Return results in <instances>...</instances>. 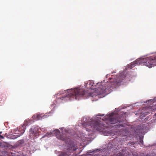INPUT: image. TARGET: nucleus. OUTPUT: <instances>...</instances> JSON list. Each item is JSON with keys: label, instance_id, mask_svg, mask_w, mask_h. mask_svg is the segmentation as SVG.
Returning <instances> with one entry per match:
<instances>
[{"label": "nucleus", "instance_id": "1", "mask_svg": "<svg viewBox=\"0 0 156 156\" xmlns=\"http://www.w3.org/2000/svg\"><path fill=\"white\" fill-rule=\"evenodd\" d=\"M67 93L66 95L60 98V99L64 101L73 99L79 100L80 98L83 96L87 98L90 96L94 97L97 96L96 92L89 93L87 90L85 91L82 88H76L69 89L67 90Z\"/></svg>", "mask_w": 156, "mask_h": 156}, {"label": "nucleus", "instance_id": "5", "mask_svg": "<svg viewBox=\"0 0 156 156\" xmlns=\"http://www.w3.org/2000/svg\"><path fill=\"white\" fill-rule=\"evenodd\" d=\"M102 120L104 121H108L112 124L120 123L123 120L118 115H114L113 114L105 116Z\"/></svg>", "mask_w": 156, "mask_h": 156}, {"label": "nucleus", "instance_id": "18", "mask_svg": "<svg viewBox=\"0 0 156 156\" xmlns=\"http://www.w3.org/2000/svg\"><path fill=\"white\" fill-rule=\"evenodd\" d=\"M155 115H156V113L155 114Z\"/></svg>", "mask_w": 156, "mask_h": 156}, {"label": "nucleus", "instance_id": "3", "mask_svg": "<svg viewBox=\"0 0 156 156\" xmlns=\"http://www.w3.org/2000/svg\"><path fill=\"white\" fill-rule=\"evenodd\" d=\"M140 65L145 66L149 68L156 65V56L147 57L142 59H137L129 64L128 68L132 69L135 66Z\"/></svg>", "mask_w": 156, "mask_h": 156}, {"label": "nucleus", "instance_id": "15", "mask_svg": "<svg viewBox=\"0 0 156 156\" xmlns=\"http://www.w3.org/2000/svg\"><path fill=\"white\" fill-rule=\"evenodd\" d=\"M98 115L99 116H103V115H101V114H98Z\"/></svg>", "mask_w": 156, "mask_h": 156}, {"label": "nucleus", "instance_id": "4", "mask_svg": "<svg viewBox=\"0 0 156 156\" xmlns=\"http://www.w3.org/2000/svg\"><path fill=\"white\" fill-rule=\"evenodd\" d=\"M109 79L110 81L108 83L107 87L100 85V84L101 83H97V85L99 84V86L97 88V90L99 91V93L98 94H102L107 93L108 92H110L111 89L110 88L115 87L118 83L122 82L123 79L122 78V76L119 75L117 78L116 77L113 81H111L112 80H113L112 78H110Z\"/></svg>", "mask_w": 156, "mask_h": 156}, {"label": "nucleus", "instance_id": "19", "mask_svg": "<svg viewBox=\"0 0 156 156\" xmlns=\"http://www.w3.org/2000/svg\"><path fill=\"white\" fill-rule=\"evenodd\" d=\"M92 89L93 88L90 87Z\"/></svg>", "mask_w": 156, "mask_h": 156}, {"label": "nucleus", "instance_id": "16", "mask_svg": "<svg viewBox=\"0 0 156 156\" xmlns=\"http://www.w3.org/2000/svg\"><path fill=\"white\" fill-rule=\"evenodd\" d=\"M2 133V132H0V134H1Z\"/></svg>", "mask_w": 156, "mask_h": 156}, {"label": "nucleus", "instance_id": "14", "mask_svg": "<svg viewBox=\"0 0 156 156\" xmlns=\"http://www.w3.org/2000/svg\"><path fill=\"white\" fill-rule=\"evenodd\" d=\"M4 139V137L2 135L0 136V139Z\"/></svg>", "mask_w": 156, "mask_h": 156}, {"label": "nucleus", "instance_id": "9", "mask_svg": "<svg viewBox=\"0 0 156 156\" xmlns=\"http://www.w3.org/2000/svg\"><path fill=\"white\" fill-rule=\"evenodd\" d=\"M33 118L34 120H37L42 118V116L38 113L34 114L33 116Z\"/></svg>", "mask_w": 156, "mask_h": 156}, {"label": "nucleus", "instance_id": "17", "mask_svg": "<svg viewBox=\"0 0 156 156\" xmlns=\"http://www.w3.org/2000/svg\"><path fill=\"white\" fill-rule=\"evenodd\" d=\"M6 133H5V134L4 135V136H6Z\"/></svg>", "mask_w": 156, "mask_h": 156}, {"label": "nucleus", "instance_id": "12", "mask_svg": "<svg viewBox=\"0 0 156 156\" xmlns=\"http://www.w3.org/2000/svg\"><path fill=\"white\" fill-rule=\"evenodd\" d=\"M139 140L141 144H143V140L141 137H140L139 138Z\"/></svg>", "mask_w": 156, "mask_h": 156}, {"label": "nucleus", "instance_id": "6", "mask_svg": "<svg viewBox=\"0 0 156 156\" xmlns=\"http://www.w3.org/2000/svg\"><path fill=\"white\" fill-rule=\"evenodd\" d=\"M30 122V120L29 119L26 120L23 125L19 128V130H18L19 133H16L12 135V138L15 139L22 135L24 133L26 126L28 125Z\"/></svg>", "mask_w": 156, "mask_h": 156}, {"label": "nucleus", "instance_id": "2", "mask_svg": "<svg viewBox=\"0 0 156 156\" xmlns=\"http://www.w3.org/2000/svg\"><path fill=\"white\" fill-rule=\"evenodd\" d=\"M53 132L58 139L65 141L67 144V151L62 152L61 156H69L70 155L69 153L73 152L78 148L77 144L71 141L69 138L67 137V134L63 133L62 134H60L59 130L58 129L54 130Z\"/></svg>", "mask_w": 156, "mask_h": 156}, {"label": "nucleus", "instance_id": "10", "mask_svg": "<svg viewBox=\"0 0 156 156\" xmlns=\"http://www.w3.org/2000/svg\"><path fill=\"white\" fill-rule=\"evenodd\" d=\"M89 82V85H90L91 86H95V85H94V81L93 80H90Z\"/></svg>", "mask_w": 156, "mask_h": 156}, {"label": "nucleus", "instance_id": "8", "mask_svg": "<svg viewBox=\"0 0 156 156\" xmlns=\"http://www.w3.org/2000/svg\"><path fill=\"white\" fill-rule=\"evenodd\" d=\"M37 129H33L32 128L30 129V131L29 136L30 138L34 139L37 138L39 136V133L37 132Z\"/></svg>", "mask_w": 156, "mask_h": 156}, {"label": "nucleus", "instance_id": "13", "mask_svg": "<svg viewBox=\"0 0 156 156\" xmlns=\"http://www.w3.org/2000/svg\"><path fill=\"white\" fill-rule=\"evenodd\" d=\"M99 151V150L98 149H97L95 150H94L93 152H97V151Z\"/></svg>", "mask_w": 156, "mask_h": 156}, {"label": "nucleus", "instance_id": "7", "mask_svg": "<svg viewBox=\"0 0 156 156\" xmlns=\"http://www.w3.org/2000/svg\"><path fill=\"white\" fill-rule=\"evenodd\" d=\"M90 125L91 127L94 129L101 131L105 129V126L102 123H100L98 122H92Z\"/></svg>", "mask_w": 156, "mask_h": 156}, {"label": "nucleus", "instance_id": "11", "mask_svg": "<svg viewBox=\"0 0 156 156\" xmlns=\"http://www.w3.org/2000/svg\"><path fill=\"white\" fill-rule=\"evenodd\" d=\"M114 156H125L123 153L122 152L118 153L117 154Z\"/></svg>", "mask_w": 156, "mask_h": 156}]
</instances>
